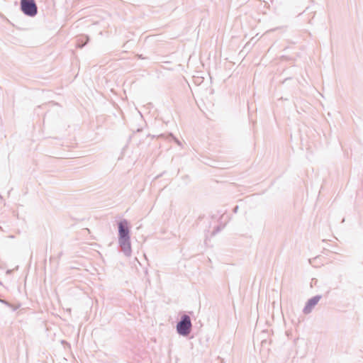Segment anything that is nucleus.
<instances>
[{"mask_svg": "<svg viewBox=\"0 0 363 363\" xmlns=\"http://www.w3.org/2000/svg\"><path fill=\"white\" fill-rule=\"evenodd\" d=\"M118 244L121 251L126 257H130L132 253L130 244V235L129 223L126 219H123L118 223Z\"/></svg>", "mask_w": 363, "mask_h": 363, "instance_id": "f257e3e1", "label": "nucleus"}, {"mask_svg": "<svg viewBox=\"0 0 363 363\" xmlns=\"http://www.w3.org/2000/svg\"><path fill=\"white\" fill-rule=\"evenodd\" d=\"M177 332L179 335L182 336H188L191 332L192 324L189 315L184 314L182 315L181 319L177 323Z\"/></svg>", "mask_w": 363, "mask_h": 363, "instance_id": "f03ea898", "label": "nucleus"}, {"mask_svg": "<svg viewBox=\"0 0 363 363\" xmlns=\"http://www.w3.org/2000/svg\"><path fill=\"white\" fill-rule=\"evenodd\" d=\"M21 9L25 15L30 17L35 16L38 13V7L34 0H21Z\"/></svg>", "mask_w": 363, "mask_h": 363, "instance_id": "7ed1b4c3", "label": "nucleus"}, {"mask_svg": "<svg viewBox=\"0 0 363 363\" xmlns=\"http://www.w3.org/2000/svg\"><path fill=\"white\" fill-rule=\"evenodd\" d=\"M321 295H316L308 300L303 309L304 314H309L313 311V308L317 305L319 301L321 299Z\"/></svg>", "mask_w": 363, "mask_h": 363, "instance_id": "20e7f679", "label": "nucleus"}, {"mask_svg": "<svg viewBox=\"0 0 363 363\" xmlns=\"http://www.w3.org/2000/svg\"><path fill=\"white\" fill-rule=\"evenodd\" d=\"M89 40V38L87 35H80L77 37V48H82L85 46Z\"/></svg>", "mask_w": 363, "mask_h": 363, "instance_id": "39448f33", "label": "nucleus"}, {"mask_svg": "<svg viewBox=\"0 0 363 363\" xmlns=\"http://www.w3.org/2000/svg\"><path fill=\"white\" fill-rule=\"evenodd\" d=\"M0 302L5 304L6 306H7L8 307H10L13 309V311H16L18 308V306L17 307H14L13 306V305L11 303H10L9 301L4 300V299H1L0 298Z\"/></svg>", "mask_w": 363, "mask_h": 363, "instance_id": "423d86ee", "label": "nucleus"}, {"mask_svg": "<svg viewBox=\"0 0 363 363\" xmlns=\"http://www.w3.org/2000/svg\"><path fill=\"white\" fill-rule=\"evenodd\" d=\"M167 138H172V139L174 140V142H175L178 145H179V146H181V145H182L181 142H180L177 138H176L175 137H174V135H173L172 133H169V134L167 135Z\"/></svg>", "mask_w": 363, "mask_h": 363, "instance_id": "0eeeda50", "label": "nucleus"}, {"mask_svg": "<svg viewBox=\"0 0 363 363\" xmlns=\"http://www.w3.org/2000/svg\"><path fill=\"white\" fill-rule=\"evenodd\" d=\"M221 230V228L218 226L216 228L213 230V234H216V233L219 232Z\"/></svg>", "mask_w": 363, "mask_h": 363, "instance_id": "6e6552de", "label": "nucleus"}, {"mask_svg": "<svg viewBox=\"0 0 363 363\" xmlns=\"http://www.w3.org/2000/svg\"><path fill=\"white\" fill-rule=\"evenodd\" d=\"M238 208H239L238 206H235L233 208V212L237 213L238 211Z\"/></svg>", "mask_w": 363, "mask_h": 363, "instance_id": "1a4fd4ad", "label": "nucleus"}]
</instances>
